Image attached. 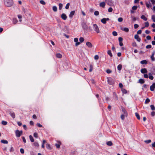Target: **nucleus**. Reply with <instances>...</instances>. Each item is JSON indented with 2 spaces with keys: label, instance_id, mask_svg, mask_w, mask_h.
<instances>
[{
  "label": "nucleus",
  "instance_id": "obj_18",
  "mask_svg": "<svg viewBox=\"0 0 155 155\" xmlns=\"http://www.w3.org/2000/svg\"><path fill=\"white\" fill-rule=\"evenodd\" d=\"M56 56L58 58H61L62 57V55L60 53H57L56 54Z\"/></svg>",
  "mask_w": 155,
  "mask_h": 155
},
{
  "label": "nucleus",
  "instance_id": "obj_51",
  "mask_svg": "<svg viewBox=\"0 0 155 155\" xmlns=\"http://www.w3.org/2000/svg\"><path fill=\"white\" fill-rule=\"evenodd\" d=\"M112 11L113 9L111 7L109 8L108 9V11L109 12H111Z\"/></svg>",
  "mask_w": 155,
  "mask_h": 155
},
{
  "label": "nucleus",
  "instance_id": "obj_62",
  "mask_svg": "<svg viewBox=\"0 0 155 155\" xmlns=\"http://www.w3.org/2000/svg\"><path fill=\"white\" fill-rule=\"evenodd\" d=\"M119 87H120V88H121V89H122L123 87V85L121 83H119Z\"/></svg>",
  "mask_w": 155,
  "mask_h": 155
},
{
  "label": "nucleus",
  "instance_id": "obj_22",
  "mask_svg": "<svg viewBox=\"0 0 155 155\" xmlns=\"http://www.w3.org/2000/svg\"><path fill=\"white\" fill-rule=\"evenodd\" d=\"M107 144L109 146H111L113 145V143L111 141H108L107 143Z\"/></svg>",
  "mask_w": 155,
  "mask_h": 155
},
{
  "label": "nucleus",
  "instance_id": "obj_60",
  "mask_svg": "<svg viewBox=\"0 0 155 155\" xmlns=\"http://www.w3.org/2000/svg\"><path fill=\"white\" fill-rule=\"evenodd\" d=\"M142 32V31L140 30H139L137 31V34H141Z\"/></svg>",
  "mask_w": 155,
  "mask_h": 155
},
{
  "label": "nucleus",
  "instance_id": "obj_47",
  "mask_svg": "<svg viewBox=\"0 0 155 155\" xmlns=\"http://www.w3.org/2000/svg\"><path fill=\"white\" fill-rule=\"evenodd\" d=\"M145 142L147 143H150L151 142V140H146L145 141Z\"/></svg>",
  "mask_w": 155,
  "mask_h": 155
},
{
  "label": "nucleus",
  "instance_id": "obj_16",
  "mask_svg": "<svg viewBox=\"0 0 155 155\" xmlns=\"http://www.w3.org/2000/svg\"><path fill=\"white\" fill-rule=\"evenodd\" d=\"M141 18L144 21H147V18L144 15H142L141 16Z\"/></svg>",
  "mask_w": 155,
  "mask_h": 155
},
{
  "label": "nucleus",
  "instance_id": "obj_54",
  "mask_svg": "<svg viewBox=\"0 0 155 155\" xmlns=\"http://www.w3.org/2000/svg\"><path fill=\"white\" fill-rule=\"evenodd\" d=\"M106 72L108 74H109V73H111L112 71L111 70H110L109 69H108L107 70Z\"/></svg>",
  "mask_w": 155,
  "mask_h": 155
},
{
  "label": "nucleus",
  "instance_id": "obj_61",
  "mask_svg": "<svg viewBox=\"0 0 155 155\" xmlns=\"http://www.w3.org/2000/svg\"><path fill=\"white\" fill-rule=\"evenodd\" d=\"M147 39L148 40H150L151 39V37L150 36L148 35L147 36Z\"/></svg>",
  "mask_w": 155,
  "mask_h": 155
},
{
  "label": "nucleus",
  "instance_id": "obj_6",
  "mask_svg": "<svg viewBox=\"0 0 155 155\" xmlns=\"http://www.w3.org/2000/svg\"><path fill=\"white\" fill-rule=\"evenodd\" d=\"M109 18H103L101 20V21L103 23L105 24L106 23L107 21L109 20Z\"/></svg>",
  "mask_w": 155,
  "mask_h": 155
},
{
  "label": "nucleus",
  "instance_id": "obj_49",
  "mask_svg": "<svg viewBox=\"0 0 155 155\" xmlns=\"http://www.w3.org/2000/svg\"><path fill=\"white\" fill-rule=\"evenodd\" d=\"M150 101V100L148 98H147L146 99L145 101V104H147L148 103H149Z\"/></svg>",
  "mask_w": 155,
  "mask_h": 155
},
{
  "label": "nucleus",
  "instance_id": "obj_7",
  "mask_svg": "<svg viewBox=\"0 0 155 155\" xmlns=\"http://www.w3.org/2000/svg\"><path fill=\"white\" fill-rule=\"evenodd\" d=\"M75 42H76L75 44V46H77L78 45L80 44V42H78V39L77 38H75L74 39Z\"/></svg>",
  "mask_w": 155,
  "mask_h": 155
},
{
  "label": "nucleus",
  "instance_id": "obj_52",
  "mask_svg": "<svg viewBox=\"0 0 155 155\" xmlns=\"http://www.w3.org/2000/svg\"><path fill=\"white\" fill-rule=\"evenodd\" d=\"M137 6H134L132 8V9L133 10H136L137 9Z\"/></svg>",
  "mask_w": 155,
  "mask_h": 155
},
{
  "label": "nucleus",
  "instance_id": "obj_55",
  "mask_svg": "<svg viewBox=\"0 0 155 155\" xmlns=\"http://www.w3.org/2000/svg\"><path fill=\"white\" fill-rule=\"evenodd\" d=\"M118 40H119V42H122V41L123 40V38L121 37H119V38H118Z\"/></svg>",
  "mask_w": 155,
  "mask_h": 155
},
{
  "label": "nucleus",
  "instance_id": "obj_28",
  "mask_svg": "<svg viewBox=\"0 0 155 155\" xmlns=\"http://www.w3.org/2000/svg\"><path fill=\"white\" fill-rule=\"evenodd\" d=\"M154 53H153L152 54V55L151 56V58L152 60V61H153L155 60V58L154 57Z\"/></svg>",
  "mask_w": 155,
  "mask_h": 155
},
{
  "label": "nucleus",
  "instance_id": "obj_25",
  "mask_svg": "<svg viewBox=\"0 0 155 155\" xmlns=\"http://www.w3.org/2000/svg\"><path fill=\"white\" fill-rule=\"evenodd\" d=\"M135 115L138 120L140 119V117L139 114L137 113H135Z\"/></svg>",
  "mask_w": 155,
  "mask_h": 155
},
{
  "label": "nucleus",
  "instance_id": "obj_26",
  "mask_svg": "<svg viewBox=\"0 0 155 155\" xmlns=\"http://www.w3.org/2000/svg\"><path fill=\"white\" fill-rule=\"evenodd\" d=\"M121 91L124 94H126L127 93V90L124 89L122 88V89H121Z\"/></svg>",
  "mask_w": 155,
  "mask_h": 155
},
{
  "label": "nucleus",
  "instance_id": "obj_23",
  "mask_svg": "<svg viewBox=\"0 0 155 155\" xmlns=\"http://www.w3.org/2000/svg\"><path fill=\"white\" fill-rule=\"evenodd\" d=\"M1 142L2 143H5V144H7L8 143V141L6 140H1Z\"/></svg>",
  "mask_w": 155,
  "mask_h": 155
},
{
  "label": "nucleus",
  "instance_id": "obj_14",
  "mask_svg": "<svg viewBox=\"0 0 155 155\" xmlns=\"http://www.w3.org/2000/svg\"><path fill=\"white\" fill-rule=\"evenodd\" d=\"M75 13V11H71V12L70 14L69 15V17L70 18H72L73 16L74 15Z\"/></svg>",
  "mask_w": 155,
  "mask_h": 155
},
{
  "label": "nucleus",
  "instance_id": "obj_42",
  "mask_svg": "<svg viewBox=\"0 0 155 155\" xmlns=\"http://www.w3.org/2000/svg\"><path fill=\"white\" fill-rule=\"evenodd\" d=\"M152 19L155 22V15H153L152 16Z\"/></svg>",
  "mask_w": 155,
  "mask_h": 155
},
{
  "label": "nucleus",
  "instance_id": "obj_45",
  "mask_svg": "<svg viewBox=\"0 0 155 155\" xmlns=\"http://www.w3.org/2000/svg\"><path fill=\"white\" fill-rule=\"evenodd\" d=\"M34 136L36 138H37L38 137V134L37 133H35L34 134Z\"/></svg>",
  "mask_w": 155,
  "mask_h": 155
},
{
  "label": "nucleus",
  "instance_id": "obj_24",
  "mask_svg": "<svg viewBox=\"0 0 155 155\" xmlns=\"http://www.w3.org/2000/svg\"><path fill=\"white\" fill-rule=\"evenodd\" d=\"M122 65L120 64H119L117 66V69L119 71L121 70L122 69Z\"/></svg>",
  "mask_w": 155,
  "mask_h": 155
},
{
  "label": "nucleus",
  "instance_id": "obj_48",
  "mask_svg": "<svg viewBox=\"0 0 155 155\" xmlns=\"http://www.w3.org/2000/svg\"><path fill=\"white\" fill-rule=\"evenodd\" d=\"M40 3L42 4V5H45V2L43 0H41L40 1Z\"/></svg>",
  "mask_w": 155,
  "mask_h": 155
},
{
  "label": "nucleus",
  "instance_id": "obj_43",
  "mask_svg": "<svg viewBox=\"0 0 155 155\" xmlns=\"http://www.w3.org/2000/svg\"><path fill=\"white\" fill-rule=\"evenodd\" d=\"M94 14L96 16L98 15L99 14V12L98 11H95L94 12Z\"/></svg>",
  "mask_w": 155,
  "mask_h": 155
},
{
  "label": "nucleus",
  "instance_id": "obj_57",
  "mask_svg": "<svg viewBox=\"0 0 155 155\" xmlns=\"http://www.w3.org/2000/svg\"><path fill=\"white\" fill-rule=\"evenodd\" d=\"M138 27H139L138 25L137 24H135L134 25V28L135 29L137 28H138Z\"/></svg>",
  "mask_w": 155,
  "mask_h": 155
},
{
  "label": "nucleus",
  "instance_id": "obj_30",
  "mask_svg": "<svg viewBox=\"0 0 155 155\" xmlns=\"http://www.w3.org/2000/svg\"><path fill=\"white\" fill-rule=\"evenodd\" d=\"M61 144V143L60 142H59L58 144H55V146L57 148H59Z\"/></svg>",
  "mask_w": 155,
  "mask_h": 155
},
{
  "label": "nucleus",
  "instance_id": "obj_19",
  "mask_svg": "<svg viewBox=\"0 0 155 155\" xmlns=\"http://www.w3.org/2000/svg\"><path fill=\"white\" fill-rule=\"evenodd\" d=\"M138 82L141 84H142L144 83V81L143 79H140L139 80Z\"/></svg>",
  "mask_w": 155,
  "mask_h": 155
},
{
  "label": "nucleus",
  "instance_id": "obj_10",
  "mask_svg": "<svg viewBox=\"0 0 155 155\" xmlns=\"http://www.w3.org/2000/svg\"><path fill=\"white\" fill-rule=\"evenodd\" d=\"M61 18L65 20L67 19V16L65 14L63 13L61 15Z\"/></svg>",
  "mask_w": 155,
  "mask_h": 155
},
{
  "label": "nucleus",
  "instance_id": "obj_50",
  "mask_svg": "<svg viewBox=\"0 0 155 155\" xmlns=\"http://www.w3.org/2000/svg\"><path fill=\"white\" fill-rule=\"evenodd\" d=\"M69 5H70V4L69 3H68V4H67L65 6V8L66 9H68V8H69Z\"/></svg>",
  "mask_w": 155,
  "mask_h": 155
},
{
  "label": "nucleus",
  "instance_id": "obj_44",
  "mask_svg": "<svg viewBox=\"0 0 155 155\" xmlns=\"http://www.w3.org/2000/svg\"><path fill=\"white\" fill-rule=\"evenodd\" d=\"M99 56L97 55H95L94 57V59L96 60H98L99 59Z\"/></svg>",
  "mask_w": 155,
  "mask_h": 155
},
{
  "label": "nucleus",
  "instance_id": "obj_59",
  "mask_svg": "<svg viewBox=\"0 0 155 155\" xmlns=\"http://www.w3.org/2000/svg\"><path fill=\"white\" fill-rule=\"evenodd\" d=\"M146 5L147 7L148 8H149L151 6L150 5L147 3H146Z\"/></svg>",
  "mask_w": 155,
  "mask_h": 155
},
{
  "label": "nucleus",
  "instance_id": "obj_2",
  "mask_svg": "<svg viewBox=\"0 0 155 155\" xmlns=\"http://www.w3.org/2000/svg\"><path fill=\"white\" fill-rule=\"evenodd\" d=\"M93 28L94 31L97 32V33H100V30L98 26L96 24H94L93 25Z\"/></svg>",
  "mask_w": 155,
  "mask_h": 155
},
{
  "label": "nucleus",
  "instance_id": "obj_34",
  "mask_svg": "<svg viewBox=\"0 0 155 155\" xmlns=\"http://www.w3.org/2000/svg\"><path fill=\"white\" fill-rule=\"evenodd\" d=\"M46 147L48 149L51 150V149L50 145L48 144H46Z\"/></svg>",
  "mask_w": 155,
  "mask_h": 155
},
{
  "label": "nucleus",
  "instance_id": "obj_9",
  "mask_svg": "<svg viewBox=\"0 0 155 155\" xmlns=\"http://www.w3.org/2000/svg\"><path fill=\"white\" fill-rule=\"evenodd\" d=\"M122 111L123 113V114H124V116H125L126 117H127V113L126 111V110L123 107L122 108Z\"/></svg>",
  "mask_w": 155,
  "mask_h": 155
},
{
  "label": "nucleus",
  "instance_id": "obj_4",
  "mask_svg": "<svg viewBox=\"0 0 155 155\" xmlns=\"http://www.w3.org/2000/svg\"><path fill=\"white\" fill-rule=\"evenodd\" d=\"M108 83L110 84H114V80L111 78H110L108 79Z\"/></svg>",
  "mask_w": 155,
  "mask_h": 155
},
{
  "label": "nucleus",
  "instance_id": "obj_21",
  "mask_svg": "<svg viewBox=\"0 0 155 155\" xmlns=\"http://www.w3.org/2000/svg\"><path fill=\"white\" fill-rule=\"evenodd\" d=\"M29 137L31 142H33L34 141V139L31 135H30Z\"/></svg>",
  "mask_w": 155,
  "mask_h": 155
},
{
  "label": "nucleus",
  "instance_id": "obj_56",
  "mask_svg": "<svg viewBox=\"0 0 155 155\" xmlns=\"http://www.w3.org/2000/svg\"><path fill=\"white\" fill-rule=\"evenodd\" d=\"M151 48V45H148L146 46V48L147 49L150 48Z\"/></svg>",
  "mask_w": 155,
  "mask_h": 155
},
{
  "label": "nucleus",
  "instance_id": "obj_20",
  "mask_svg": "<svg viewBox=\"0 0 155 155\" xmlns=\"http://www.w3.org/2000/svg\"><path fill=\"white\" fill-rule=\"evenodd\" d=\"M107 54L110 57H112L113 56V55L111 53V51L110 50H109L107 51Z\"/></svg>",
  "mask_w": 155,
  "mask_h": 155
},
{
  "label": "nucleus",
  "instance_id": "obj_27",
  "mask_svg": "<svg viewBox=\"0 0 155 155\" xmlns=\"http://www.w3.org/2000/svg\"><path fill=\"white\" fill-rule=\"evenodd\" d=\"M140 63L143 64H146L147 63V61L146 60H143L140 61Z\"/></svg>",
  "mask_w": 155,
  "mask_h": 155
},
{
  "label": "nucleus",
  "instance_id": "obj_35",
  "mask_svg": "<svg viewBox=\"0 0 155 155\" xmlns=\"http://www.w3.org/2000/svg\"><path fill=\"white\" fill-rule=\"evenodd\" d=\"M10 115L12 117L15 118V115L14 113H10Z\"/></svg>",
  "mask_w": 155,
  "mask_h": 155
},
{
  "label": "nucleus",
  "instance_id": "obj_15",
  "mask_svg": "<svg viewBox=\"0 0 155 155\" xmlns=\"http://www.w3.org/2000/svg\"><path fill=\"white\" fill-rule=\"evenodd\" d=\"M141 72L142 73L144 74L147 72V71L146 68H143L141 70Z\"/></svg>",
  "mask_w": 155,
  "mask_h": 155
},
{
  "label": "nucleus",
  "instance_id": "obj_32",
  "mask_svg": "<svg viewBox=\"0 0 155 155\" xmlns=\"http://www.w3.org/2000/svg\"><path fill=\"white\" fill-rule=\"evenodd\" d=\"M53 10L54 12H56L57 10V7L55 6H54L53 7Z\"/></svg>",
  "mask_w": 155,
  "mask_h": 155
},
{
  "label": "nucleus",
  "instance_id": "obj_46",
  "mask_svg": "<svg viewBox=\"0 0 155 155\" xmlns=\"http://www.w3.org/2000/svg\"><path fill=\"white\" fill-rule=\"evenodd\" d=\"M34 145L36 147H38L39 146V144L37 142H35L34 143Z\"/></svg>",
  "mask_w": 155,
  "mask_h": 155
},
{
  "label": "nucleus",
  "instance_id": "obj_63",
  "mask_svg": "<svg viewBox=\"0 0 155 155\" xmlns=\"http://www.w3.org/2000/svg\"><path fill=\"white\" fill-rule=\"evenodd\" d=\"M144 77L145 78H148V76L147 74H144Z\"/></svg>",
  "mask_w": 155,
  "mask_h": 155
},
{
  "label": "nucleus",
  "instance_id": "obj_1",
  "mask_svg": "<svg viewBox=\"0 0 155 155\" xmlns=\"http://www.w3.org/2000/svg\"><path fill=\"white\" fill-rule=\"evenodd\" d=\"M5 5L8 7L12 6L13 4V2L12 0H4Z\"/></svg>",
  "mask_w": 155,
  "mask_h": 155
},
{
  "label": "nucleus",
  "instance_id": "obj_17",
  "mask_svg": "<svg viewBox=\"0 0 155 155\" xmlns=\"http://www.w3.org/2000/svg\"><path fill=\"white\" fill-rule=\"evenodd\" d=\"M105 3L104 2H102L100 4V6L102 7L103 8H104L105 6Z\"/></svg>",
  "mask_w": 155,
  "mask_h": 155
},
{
  "label": "nucleus",
  "instance_id": "obj_38",
  "mask_svg": "<svg viewBox=\"0 0 155 155\" xmlns=\"http://www.w3.org/2000/svg\"><path fill=\"white\" fill-rule=\"evenodd\" d=\"M123 20V19L122 18L120 17L118 19V21L119 22H121Z\"/></svg>",
  "mask_w": 155,
  "mask_h": 155
},
{
  "label": "nucleus",
  "instance_id": "obj_5",
  "mask_svg": "<svg viewBox=\"0 0 155 155\" xmlns=\"http://www.w3.org/2000/svg\"><path fill=\"white\" fill-rule=\"evenodd\" d=\"M105 1L107 4L110 6L113 5V2L111 0H105Z\"/></svg>",
  "mask_w": 155,
  "mask_h": 155
},
{
  "label": "nucleus",
  "instance_id": "obj_37",
  "mask_svg": "<svg viewBox=\"0 0 155 155\" xmlns=\"http://www.w3.org/2000/svg\"><path fill=\"white\" fill-rule=\"evenodd\" d=\"M150 107L152 110H155V107L153 105H151Z\"/></svg>",
  "mask_w": 155,
  "mask_h": 155
},
{
  "label": "nucleus",
  "instance_id": "obj_64",
  "mask_svg": "<svg viewBox=\"0 0 155 155\" xmlns=\"http://www.w3.org/2000/svg\"><path fill=\"white\" fill-rule=\"evenodd\" d=\"M151 2H152L153 4L154 5L155 4V0H150Z\"/></svg>",
  "mask_w": 155,
  "mask_h": 155
},
{
  "label": "nucleus",
  "instance_id": "obj_12",
  "mask_svg": "<svg viewBox=\"0 0 155 155\" xmlns=\"http://www.w3.org/2000/svg\"><path fill=\"white\" fill-rule=\"evenodd\" d=\"M86 45L89 48H91L92 47V44L90 42H87L86 43Z\"/></svg>",
  "mask_w": 155,
  "mask_h": 155
},
{
  "label": "nucleus",
  "instance_id": "obj_41",
  "mask_svg": "<svg viewBox=\"0 0 155 155\" xmlns=\"http://www.w3.org/2000/svg\"><path fill=\"white\" fill-rule=\"evenodd\" d=\"M145 27H148L149 26V23L148 22H146L145 23Z\"/></svg>",
  "mask_w": 155,
  "mask_h": 155
},
{
  "label": "nucleus",
  "instance_id": "obj_39",
  "mask_svg": "<svg viewBox=\"0 0 155 155\" xmlns=\"http://www.w3.org/2000/svg\"><path fill=\"white\" fill-rule=\"evenodd\" d=\"M113 35L114 36H116L117 35V32L115 31H114L112 32Z\"/></svg>",
  "mask_w": 155,
  "mask_h": 155
},
{
  "label": "nucleus",
  "instance_id": "obj_11",
  "mask_svg": "<svg viewBox=\"0 0 155 155\" xmlns=\"http://www.w3.org/2000/svg\"><path fill=\"white\" fill-rule=\"evenodd\" d=\"M134 38L136 39L138 41L140 42V38L139 37V36L137 35H135Z\"/></svg>",
  "mask_w": 155,
  "mask_h": 155
},
{
  "label": "nucleus",
  "instance_id": "obj_31",
  "mask_svg": "<svg viewBox=\"0 0 155 155\" xmlns=\"http://www.w3.org/2000/svg\"><path fill=\"white\" fill-rule=\"evenodd\" d=\"M93 69V66L91 64L90 65L89 71L90 72H91L92 71Z\"/></svg>",
  "mask_w": 155,
  "mask_h": 155
},
{
  "label": "nucleus",
  "instance_id": "obj_29",
  "mask_svg": "<svg viewBox=\"0 0 155 155\" xmlns=\"http://www.w3.org/2000/svg\"><path fill=\"white\" fill-rule=\"evenodd\" d=\"M13 22L14 24H16L18 22V20L16 18H14L13 20Z\"/></svg>",
  "mask_w": 155,
  "mask_h": 155
},
{
  "label": "nucleus",
  "instance_id": "obj_53",
  "mask_svg": "<svg viewBox=\"0 0 155 155\" xmlns=\"http://www.w3.org/2000/svg\"><path fill=\"white\" fill-rule=\"evenodd\" d=\"M125 116H124V114H122L121 116V119L122 120H124V117H125Z\"/></svg>",
  "mask_w": 155,
  "mask_h": 155
},
{
  "label": "nucleus",
  "instance_id": "obj_8",
  "mask_svg": "<svg viewBox=\"0 0 155 155\" xmlns=\"http://www.w3.org/2000/svg\"><path fill=\"white\" fill-rule=\"evenodd\" d=\"M155 88V83H153L152 85H151L150 87V90L153 91L154 90V89Z\"/></svg>",
  "mask_w": 155,
  "mask_h": 155
},
{
  "label": "nucleus",
  "instance_id": "obj_58",
  "mask_svg": "<svg viewBox=\"0 0 155 155\" xmlns=\"http://www.w3.org/2000/svg\"><path fill=\"white\" fill-rule=\"evenodd\" d=\"M20 152H21V153H24V150L22 148H21L20 149Z\"/></svg>",
  "mask_w": 155,
  "mask_h": 155
},
{
  "label": "nucleus",
  "instance_id": "obj_13",
  "mask_svg": "<svg viewBox=\"0 0 155 155\" xmlns=\"http://www.w3.org/2000/svg\"><path fill=\"white\" fill-rule=\"evenodd\" d=\"M121 29L123 31L126 32H127L129 31V29L128 28H121Z\"/></svg>",
  "mask_w": 155,
  "mask_h": 155
},
{
  "label": "nucleus",
  "instance_id": "obj_33",
  "mask_svg": "<svg viewBox=\"0 0 155 155\" xmlns=\"http://www.w3.org/2000/svg\"><path fill=\"white\" fill-rule=\"evenodd\" d=\"M79 40L82 43L84 41V39L83 38L81 37L79 38Z\"/></svg>",
  "mask_w": 155,
  "mask_h": 155
},
{
  "label": "nucleus",
  "instance_id": "obj_3",
  "mask_svg": "<svg viewBox=\"0 0 155 155\" xmlns=\"http://www.w3.org/2000/svg\"><path fill=\"white\" fill-rule=\"evenodd\" d=\"M22 131L17 130L15 131L16 135L17 137H19L22 134Z\"/></svg>",
  "mask_w": 155,
  "mask_h": 155
},
{
  "label": "nucleus",
  "instance_id": "obj_36",
  "mask_svg": "<svg viewBox=\"0 0 155 155\" xmlns=\"http://www.w3.org/2000/svg\"><path fill=\"white\" fill-rule=\"evenodd\" d=\"M59 9L60 10H61V9L62 6H63L62 4L61 3H60L59 4Z\"/></svg>",
  "mask_w": 155,
  "mask_h": 155
},
{
  "label": "nucleus",
  "instance_id": "obj_40",
  "mask_svg": "<svg viewBox=\"0 0 155 155\" xmlns=\"http://www.w3.org/2000/svg\"><path fill=\"white\" fill-rule=\"evenodd\" d=\"M2 124L4 125H6L7 124V122L6 121H2Z\"/></svg>",
  "mask_w": 155,
  "mask_h": 155
}]
</instances>
